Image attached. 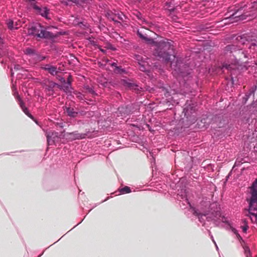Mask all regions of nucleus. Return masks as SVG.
Masks as SVG:
<instances>
[{"mask_svg": "<svg viewBox=\"0 0 257 257\" xmlns=\"http://www.w3.org/2000/svg\"><path fill=\"white\" fill-rule=\"evenodd\" d=\"M172 41H161L156 46L154 54L155 56L162 59L165 62H169L173 57V60L171 61V67L174 71V74H177L184 77L191 73V69L187 64H184L183 59L180 57H177L174 54Z\"/></svg>", "mask_w": 257, "mask_h": 257, "instance_id": "f257e3e1", "label": "nucleus"}, {"mask_svg": "<svg viewBox=\"0 0 257 257\" xmlns=\"http://www.w3.org/2000/svg\"><path fill=\"white\" fill-rule=\"evenodd\" d=\"M210 210L205 213H199L197 210H194L193 214L198 216L199 221L204 225L205 224V218L208 221H213L216 225H219L218 220L221 217V221L223 222L227 223L226 218L224 216H221L220 209L218 207L216 203H212L210 205Z\"/></svg>", "mask_w": 257, "mask_h": 257, "instance_id": "f03ea898", "label": "nucleus"}, {"mask_svg": "<svg viewBox=\"0 0 257 257\" xmlns=\"http://www.w3.org/2000/svg\"><path fill=\"white\" fill-rule=\"evenodd\" d=\"M250 197L246 200L248 203L249 217L253 223H257V178L249 187Z\"/></svg>", "mask_w": 257, "mask_h": 257, "instance_id": "7ed1b4c3", "label": "nucleus"}, {"mask_svg": "<svg viewBox=\"0 0 257 257\" xmlns=\"http://www.w3.org/2000/svg\"><path fill=\"white\" fill-rule=\"evenodd\" d=\"M256 5L257 3L254 2L247 5H244L243 7L234 10V12L230 14L229 17L225 18V20L229 18L230 19H237L236 20L237 21L245 20L248 17H254L255 15L254 12V8Z\"/></svg>", "mask_w": 257, "mask_h": 257, "instance_id": "20e7f679", "label": "nucleus"}, {"mask_svg": "<svg viewBox=\"0 0 257 257\" xmlns=\"http://www.w3.org/2000/svg\"><path fill=\"white\" fill-rule=\"evenodd\" d=\"M29 35L36 36L40 38L50 39L54 37V35L46 31V28L39 23L34 24L28 29Z\"/></svg>", "mask_w": 257, "mask_h": 257, "instance_id": "39448f33", "label": "nucleus"}, {"mask_svg": "<svg viewBox=\"0 0 257 257\" xmlns=\"http://www.w3.org/2000/svg\"><path fill=\"white\" fill-rule=\"evenodd\" d=\"M238 43L244 45H249V49L255 50L257 48V36L252 33L244 34L238 36L236 38Z\"/></svg>", "mask_w": 257, "mask_h": 257, "instance_id": "423d86ee", "label": "nucleus"}, {"mask_svg": "<svg viewBox=\"0 0 257 257\" xmlns=\"http://www.w3.org/2000/svg\"><path fill=\"white\" fill-rule=\"evenodd\" d=\"M12 90L13 92V95H14L15 98L17 100L21 108L22 109L24 112L29 117L33 119L37 124L39 125L38 122L35 120L33 116L29 112L28 108L25 106L24 103L19 95V93L17 90L16 87L14 84L12 86Z\"/></svg>", "mask_w": 257, "mask_h": 257, "instance_id": "0eeeda50", "label": "nucleus"}, {"mask_svg": "<svg viewBox=\"0 0 257 257\" xmlns=\"http://www.w3.org/2000/svg\"><path fill=\"white\" fill-rule=\"evenodd\" d=\"M139 106L138 104H131L124 107H119L118 111L121 116L125 117L126 115L134 113L136 110H139Z\"/></svg>", "mask_w": 257, "mask_h": 257, "instance_id": "6e6552de", "label": "nucleus"}, {"mask_svg": "<svg viewBox=\"0 0 257 257\" xmlns=\"http://www.w3.org/2000/svg\"><path fill=\"white\" fill-rule=\"evenodd\" d=\"M135 58L138 61L139 65V69L143 72H148L150 69V66L149 64L147 58H144L142 56L138 54L135 55Z\"/></svg>", "mask_w": 257, "mask_h": 257, "instance_id": "1a4fd4ad", "label": "nucleus"}, {"mask_svg": "<svg viewBox=\"0 0 257 257\" xmlns=\"http://www.w3.org/2000/svg\"><path fill=\"white\" fill-rule=\"evenodd\" d=\"M47 137L48 145H53L56 139H58V133L51 130L43 129Z\"/></svg>", "mask_w": 257, "mask_h": 257, "instance_id": "9d476101", "label": "nucleus"}, {"mask_svg": "<svg viewBox=\"0 0 257 257\" xmlns=\"http://www.w3.org/2000/svg\"><path fill=\"white\" fill-rule=\"evenodd\" d=\"M64 136L67 139L72 141L85 139L87 136V134L79 133L77 131H75L72 133H67Z\"/></svg>", "mask_w": 257, "mask_h": 257, "instance_id": "9b49d317", "label": "nucleus"}, {"mask_svg": "<svg viewBox=\"0 0 257 257\" xmlns=\"http://www.w3.org/2000/svg\"><path fill=\"white\" fill-rule=\"evenodd\" d=\"M32 2L31 4L32 7L34 10H36L37 13L39 15H41L42 17L47 18L48 15L49 13V10L46 7H40L36 5L35 1L34 0H32Z\"/></svg>", "mask_w": 257, "mask_h": 257, "instance_id": "f8f14e48", "label": "nucleus"}, {"mask_svg": "<svg viewBox=\"0 0 257 257\" xmlns=\"http://www.w3.org/2000/svg\"><path fill=\"white\" fill-rule=\"evenodd\" d=\"M58 86V84L55 83L53 81H48L44 83L43 85V87L45 89L46 91L48 92L47 94L48 95H52L54 93V88L56 86Z\"/></svg>", "mask_w": 257, "mask_h": 257, "instance_id": "ddd939ff", "label": "nucleus"}, {"mask_svg": "<svg viewBox=\"0 0 257 257\" xmlns=\"http://www.w3.org/2000/svg\"><path fill=\"white\" fill-rule=\"evenodd\" d=\"M60 81L62 83V85L58 84V88L60 89H62L66 93L71 92L70 90L71 89V85L69 84V82H66V80L64 78H61Z\"/></svg>", "mask_w": 257, "mask_h": 257, "instance_id": "4468645a", "label": "nucleus"}, {"mask_svg": "<svg viewBox=\"0 0 257 257\" xmlns=\"http://www.w3.org/2000/svg\"><path fill=\"white\" fill-rule=\"evenodd\" d=\"M41 68L43 70L48 71V72L52 75H56L58 72L57 67L50 64H46L44 66H42Z\"/></svg>", "mask_w": 257, "mask_h": 257, "instance_id": "2eb2a0df", "label": "nucleus"}, {"mask_svg": "<svg viewBox=\"0 0 257 257\" xmlns=\"http://www.w3.org/2000/svg\"><path fill=\"white\" fill-rule=\"evenodd\" d=\"M240 49H241L238 47L236 45L233 44L228 45L224 48V53L225 54H228Z\"/></svg>", "mask_w": 257, "mask_h": 257, "instance_id": "dca6fc26", "label": "nucleus"}, {"mask_svg": "<svg viewBox=\"0 0 257 257\" xmlns=\"http://www.w3.org/2000/svg\"><path fill=\"white\" fill-rule=\"evenodd\" d=\"M194 110L195 109L193 106L190 105L186 106L183 109L185 116H186L187 119H189L191 115L194 112Z\"/></svg>", "mask_w": 257, "mask_h": 257, "instance_id": "f3484780", "label": "nucleus"}, {"mask_svg": "<svg viewBox=\"0 0 257 257\" xmlns=\"http://www.w3.org/2000/svg\"><path fill=\"white\" fill-rule=\"evenodd\" d=\"M37 51L35 49H33V48H27L25 50H24V53L31 57V62L33 61V60L34 59L35 55H36L37 54Z\"/></svg>", "mask_w": 257, "mask_h": 257, "instance_id": "a211bd4d", "label": "nucleus"}, {"mask_svg": "<svg viewBox=\"0 0 257 257\" xmlns=\"http://www.w3.org/2000/svg\"><path fill=\"white\" fill-rule=\"evenodd\" d=\"M66 112H67L68 116L72 117H75L76 116L78 112L74 111L73 108H71L70 107H66L65 109Z\"/></svg>", "mask_w": 257, "mask_h": 257, "instance_id": "6ab92c4d", "label": "nucleus"}, {"mask_svg": "<svg viewBox=\"0 0 257 257\" xmlns=\"http://www.w3.org/2000/svg\"><path fill=\"white\" fill-rule=\"evenodd\" d=\"M46 59L45 56H41L39 53H37L34 59L32 61L33 64H36L39 62H41Z\"/></svg>", "mask_w": 257, "mask_h": 257, "instance_id": "aec40b11", "label": "nucleus"}, {"mask_svg": "<svg viewBox=\"0 0 257 257\" xmlns=\"http://www.w3.org/2000/svg\"><path fill=\"white\" fill-rule=\"evenodd\" d=\"M113 71L114 73L118 74H122L126 73V70L120 66H116V68H114Z\"/></svg>", "mask_w": 257, "mask_h": 257, "instance_id": "412c9836", "label": "nucleus"}, {"mask_svg": "<svg viewBox=\"0 0 257 257\" xmlns=\"http://www.w3.org/2000/svg\"><path fill=\"white\" fill-rule=\"evenodd\" d=\"M137 35L140 38L146 42H150L153 40L152 39L148 38L146 35H144L140 30L138 31Z\"/></svg>", "mask_w": 257, "mask_h": 257, "instance_id": "4be33fe9", "label": "nucleus"}, {"mask_svg": "<svg viewBox=\"0 0 257 257\" xmlns=\"http://www.w3.org/2000/svg\"><path fill=\"white\" fill-rule=\"evenodd\" d=\"M137 35L140 38L146 42H150L153 40L152 39L148 38L146 35H144L140 30L138 31Z\"/></svg>", "mask_w": 257, "mask_h": 257, "instance_id": "5701e85b", "label": "nucleus"}, {"mask_svg": "<svg viewBox=\"0 0 257 257\" xmlns=\"http://www.w3.org/2000/svg\"><path fill=\"white\" fill-rule=\"evenodd\" d=\"M119 192L121 194H124L130 193L131 192V190L130 188L128 186H125L122 188L119 189Z\"/></svg>", "mask_w": 257, "mask_h": 257, "instance_id": "b1692460", "label": "nucleus"}, {"mask_svg": "<svg viewBox=\"0 0 257 257\" xmlns=\"http://www.w3.org/2000/svg\"><path fill=\"white\" fill-rule=\"evenodd\" d=\"M107 17L108 19L114 22L115 23H119L116 19L115 14H111L109 13L107 14Z\"/></svg>", "mask_w": 257, "mask_h": 257, "instance_id": "393cba45", "label": "nucleus"}, {"mask_svg": "<svg viewBox=\"0 0 257 257\" xmlns=\"http://www.w3.org/2000/svg\"><path fill=\"white\" fill-rule=\"evenodd\" d=\"M242 222L243 223V225L241 226V227L242 229L243 232L245 233L248 228V226L247 225V221L245 219L242 220Z\"/></svg>", "mask_w": 257, "mask_h": 257, "instance_id": "a878e982", "label": "nucleus"}, {"mask_svg": "<svg viewBox=\"0 0 257 257\" xmlns=\"http://www.w3.org/2000/svg\"><path fill=\"white\" fill-rule=\"evenodd\" d=\"M234 66V65H233L232 64L224 63L222 65L223 68H225V69H226L227 70H229L234 69V68H233Z\"/></svg>", "mask_w": 257, "mask_h": 257, "instance_id": "bb28decb", "label": "nucleus"}, {"mask_svg": "<svg viewBox=\"0 0 257 257\" xmlns=\"http://www.w3.org/2000/svg\"><path fill=\"white\" fill-rule=\"evenodd\" d=\"M171 3L167 2L166 4V9H168L170 12H173L175 11V8L174 7L171 6Z\"/></svg>", "mask_w": 257, "mask_h": 257, "instance_id": "cd10ccee", "label": "nucleus"}, {"mask_svg": "<svg viewBox=\"0 0 257 257\" xmlns=\"http://www.w3.org/2000/svg\"><path fill=\"white\" fill-rule=\"evenodd\" d=\"M231 230L233 232L234 234H235L236 236V237L239 239H242V237L240 235V234L238 233V232L237 229H236L235 228L231 227Z\"/></svg>", "mask_w": 257, "mask_h": 257, "instance_id": "c85d7f7f", "label": "nucleus"}, {"mask_svg": "<svg viewBox=\"0 0 257 257\" xmlns=\"http://www.w3.org/2000/svg\"><path fill=\"white\" fill-rule=\"evenodd\" d=\"M255 90V88H252L251 89H250L248 92L245 93V95L248 97H250V96L251 95H254V91Z\"/></svg>", "mask_w": 257, "mask_h": 257, "instance_id": "c756f323", "label": "nucleus"}, {"mask_svg": "<svg viewBox=\"0 0 257 257\" xmlns=\"http://www.w3.org/2000/svg\"><path fill=\"white\" fill-rule=\"evenodd\" d=\"M116 19L117 18L119 20L123 21V18H125V16L122 13L115 14Z\"/></svg>", "mask_w": 257, "mask_h": 257, "instance_id": "7c9ffc66", "label": "nucleus"}, {"mask_svg": "<svg viewBox=\"0 0 257 257\" xmlns=\"http://www.w3.org/2000/svg\"><path fill=\"white\" fill-rule=\"evenodd\" d=\"M13 21L12 20H9L7 23L8 27L9 28V29H10V30H13L15 29L14 27H13Z\"/></svg>", "mask_w": 257, "mask_h": 257, "instance_id": "2f4dec72", "label": "nucleus"}, {"mask_svg": "<svg viewBox=\"0 0 257 257\" xmlns=\"http://www.w3.org/2000/svg\"><path fill=\"white\" fill-rule=\"evenodd\" d=\"M105 62L106 63H107L108 64L110 65V66H111L112 67H114V68H116V66H117L116 62H111V61H110L108 59H106Z\"/></svg>", "mask_w": 257, "mask_h": 257, "instance_id": "473e14b6", "label": "nucleus"}, {"mask_svg": "<svg viewBox=\"0 0 257 257\" xmlns=\"http://www.w3.org/2000/svg\"><path fill=\"white\" fill-rule=\"evenodd\" d=\"M244 252L246 257H249V255H250V250L248 247H246L244 248Z\"/></svg>", "mask_w": 257, "mask_h": 257, "instance_id": "72a5a7b5", "label": "nucleus"}, {"mask_svg": "<svg viewBox=\"0 0 257 257\" xmlns=\"http://www.w3.org/2000/svg\"><path fill=\"white\" fill-rule=\"evenodd\" d=\"M7 54V51L4 49H0V57H3Z\"/></svg>", "mask_w": 257, "mask_h": 257, "instance_id": "f704fd0d", "label": "nucleus"}, {"mask_svg": "<svg viewBox=\"0 0 257 257\" xmlns=\"http://www.w3.org/2000/svg\"><path fill=\"white\" fill-rule=\"evenodd\" d=\"M181 199H185V200L186 202H187L188 204H189V202L188 201V199L186 198V194L185 192L184 193V194H182L180 195Z\"/></svg>", "mask_w": 257, "mask_h": 257, "instance_id": "c9c22d12", "label": "nucleus"}, {"mask_svg": "<svg viewBox=\"0 0 257 257\" xmlns=\"http://www.w3.org/2000/svg\"><path fill=\"white\" fill-rule=\"evenodd\" d=\"M79 26L80 27H83V28H88V25L86 23L85 24H83L82 23H80L79 24Z\"/></svg>", "mask_w": 257, "mask_h": 257, "instance_id": "e433bc0d", "label": "nucleus"}, {"mask_svg": "<svg viewBox=\"0 0 257 257\" xmlns=\"http://www.w3.org/2000/svg\"><path fill=\"white\" fill-rule=\"evenodd\" d=\"M164 95L166 97H168L169 96H171V93L167 90H165V91L164 92Z\"/></svg>", "mask_w": 257, "mask_h": 257, "instance_id": "4c0bfd02", "label": "nucleus"}, {"mask_svg": "<svg viewBox=\"0 0 257 257\" xmlns=\"http://www.w3.org/2000/svg\"><path fill=\"white\" fill-rule=\"evenodd\" d=\"M123 82H124V84L129 87H131L133 85V84L131 83H129V82H126V81L125 80H123Z\"/></svg>", "mask_w": 257, "mask_h": 257, "instance_id": "58836bf2", "label": "nucleus"}, {"mask_svg": "<svg viewBox=\"0 0 257 257\" xmlns=\"http://www.w3.org/2000/svg\"><path fill=\"white\" fill-rule=\"evenodd\" d=\"M21 66L19 65H15L14 67V69L15 70H20L21 68Z\"/></svg>", "mask_w": 257, "mask_h": 257, "instance_id": "ea45409f", "label": "nucleus"}, {"mask_svg": "<svg viewBox=\"0 0 257 257\" xmlns=\"http://www.w3.org/2000/svg\"><path fill=\"white\" fill-rule=\"evenodd\" d=\"M66 82H69V84L71 85V75H69L67 78Z\"/></svg>", "mask_w": 257, "mask_h": 257, "instance_id": "a19ab883", "label": "nucleus"}, {"mask_svg": "<svg viewBox=\"0 0 257 257\" xmlns=\"http://www.w3.org/2000/svg\"><path fill=\"white\" fill-rule=\"evenodd\" d=\"M249 97H248L245 94V96L243 98L242 101L244 103H245L247 100L248 99Z\"/></svg>", "mask_w": 257, "mask_h": 257, "instance_id": "79ce46f5", "label": "nucleus"}, {"mask_svg": "<svg viewBox=\"0 0 257 257\" xmlns=\"http://www.w3.org/2000/svg\"><path fill=\"white\" fill-rule=\"evenodd\" d=\"M87 90H88V91H89L90 93H92V94H95V91L93 90V89L92 88L88 87V88H87Z\"/></svg>", "mask_w": 257, "mask_h": 257, "instance_id": "37998d69", "label": "nucleus"}, {"mask_svg": "<svg viewBox=\"0 0 257 257\" xmlns=\"http://www.w3.org/2000/svg\"><path fill=\"white\" fill-rule=\"evenodd\" d=\"M211 238H212V241L214 242V243H215V244L216 248L217 250H218V247L217 245H216V243H215V241L214 240V239H213V236H211Z\"/></svg>", "mask_w": 257, "mask_h": 257, "instance_id": "c03bdc74", "label": "nucleus"}, {"mask_svg": "<svg viewBox=\"0 0 257 257\" xmlns=\"http://www.w3.org/2000/svg\"><path fill=\"white\" fill-rule=\"evenodd\" d=\"M78 98L80 99H82V95L81 93H79V94L77 96Z\"/></svg>", "mask_w": 257, "mask_h": 257, "instance_id": "a18cd8bd", "label": "nucleus"}, {"mask_svg": "<svg viewBox=\"0 0 257 257\" xmlns=\"http://www.w3.org/2000/svg\"><path fill=\"white\" fill-rule=\"evenodd\" d=\"M13 69H11V75H12V76H13V75H14V72H13Z\"/></svg>", "mask_w": 257, "mask_h": 257, "instance_id": "49530a36", "label": "nucleus"}, {"mask_svg": "<svg viewBox=\"0 0 257 257\" xmlns=\"http://www.w3.org/2000/svg\"><path fill=\"white\" fill-rule=\"evenodd\" d=\"M238 165H239V163H238L236 161L235 163V165L237 166Z\"/></svg>", "mask_w": 257, "mask_h": 257, "instance_id": "de8ad7c7", "label": "nucleus"}, {"mask_svg": "<svg viewBox=\"0 0 257 257\" xmlns=\"http://www.w3.org/2000/svg\"><path fill=\"white\" fill-rule=\"evenodd\" d=\"M195 120H196V119H195V118H194L193 119V120H192V121H195Z\"/></svg>", "mask_w": 257, "mask_h": 257, "instance_id": "09e8293b", "label": "nucleus"}, {"mask_svg": "<svg viewBox=\"0 0 257 257\" xmlns=\"http://www.w3.org/2000/svg\"><path fill=\"white\" fill-rule=\"evenodd\" d=\"M91 42V43L92 44V43H94V41H90Z\"/></svg>", "mask_w": 257, "mask_h": 257, "instance_id": "8fccbe9b", "label": "nucleus"}, {"mask_svg": "<svg viewBox=\"0 0 257 257\" xmlns=\"http://www.w3.org/2000/svg\"><path fill=\"white\" fill-rule=\"evenodd\" d=\"M18 28V27H16L15 28V29H17Z\"/></svg>", "mask_w": 257, "mask_h": 257, "instance_id": "3c124183", "label": "nucleus"}]
</instances>
